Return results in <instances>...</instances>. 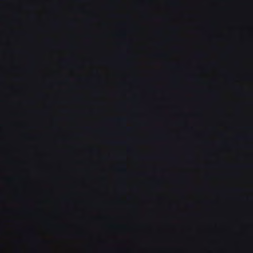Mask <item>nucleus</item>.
Returning a JSON list of instances; mask_svg holds the SVG:
<instances>
[{"label": "nucleus", "instance_id": "obj_5", "mask_svg": "<svg viewBox=\"0 0 253 253\" xmlns=\"http://www.w3.org/2000/svg\"><path fill=\"white\" fill-rule=\"evenodd\" d=\"M203 143L204 145H210V144H211V142H208V141L204 142Z\"/></svg>", "mask_w": 253, "mask_h": 253}, {"label": "nucleus", "instance_id": "obj_3", "mask_svg": "<svg viewBox=\"0 0 253 253\" xmlns=\"http://www.w3.org/2000/svg\"><path fill=\"white\" fill-rule=\"evenodd\" d=\"M135 142H136V143H145L146 142V141H142V140H135Z\"/></svg>", "mask_w": 253, "mask_h": 253}, {"label": "nucleus", "instance_id": "obj_1", "mask_svg": "<svg viewBox=\"0 0 253 253\" xmlns=\"http://www.w3.org/2000/svg\"><path fill=\"white\" fill-rule=\"evenodd\" d=\"M106 143L111 145H123L126 146L127 143L125 141H108Z\"/></svg>", "mask_w": 253, "mask_h": 253}, {"label": "nucleus", "instance_id": "obj_2", "mask_svg": "<svg viewBox=\"0 0 253 253\" xmlns=\"http://www.w3.org/2000/svg\"><path fill=\"white\" fill-rule=\"evenodd\" d=\"M217 144L219 146L223 147L228 148V147H231V146H232V145L230 143H229L226 141L220 142L218 143Z\"/></svg>", "mask_w": 253, "mask_h": 253}, {"label": "nucleus", "instance_id": "obj_6", "mask_svg": "<svg viewBox=\"0 0 253 253\" xmlns=\"http://www.w3.org/2000/svg\"><path fill=\"white\" fill-rule=\"evenodd\" d=\"M239 139L242 138V137H239Z\"/></svg>", "mask_w": 253, "mask_h": 253}, {"label": "nucleus", "instance_id": "obj_4", "mask_svg": "<svg viewBox=\"0 0 253 253\" xmlns=\"http://www.w3.org/2000/svg\"><path fill=\"white\" fill-rule=\"evenodd\" d=\"M125 120L126 119L125 118H119V119H116L117 121H120V122L125 121Z\"/></svg>", "mask_w": 253, "mask_h": 253}]
</instances>
